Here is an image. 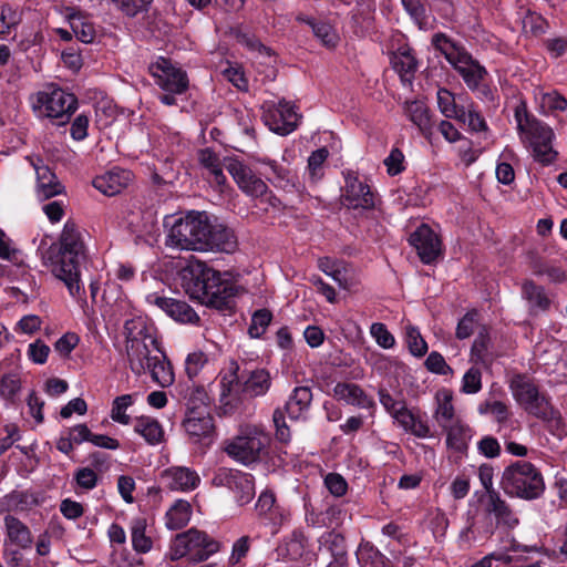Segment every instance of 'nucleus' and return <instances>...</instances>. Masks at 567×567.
<instances>
[{
	"mask_svg": "<svg viewBox=\"0 0 567 567\" xmlns=\"http://www.w3.org/2000/svg\"><path fill=\"white\" fill-rule=\"evenodd\" d=\"M125 349L128 367L135 375L151 373L163 388L174 382V372L157 338L156 329L143 317L124 323Z\"/></svg>",
	"mask_w": 567,
	"mask_h": 567,
	"instance_id": "nucleus-1",
	"label": "nucleus"
},
{
	"mask_svg": "<svg viewBox=\"0 0 567 567\" xmlns=\"http://www.w3.org/2000/svg\"><path fill=\"white\" fill-rule=\"evenodd\" d=\"M166 244L184 250L233 252L237 246L234 233L213 225L204 212H192L171 226Z\"/></svg>",
	"mask_w": 567,
	"mask_h": 567,
	"instance_id": "nucleus-2",
	"label": "nucleus"
},
{
	"mask_svg": "<svg viewBox=\"0 0 567 567\" xmlns=\"http://www.w3.org/2000/svg\"><path fill=\"white\" fill-rule=\"evenodd\" d=\"M45 259L51 272L64 282L69 293L81 299L84 295L81 266L86 260V248L82 234L74 223H65L59 243L50 246Z\"/></svg>",
	"mask_w": 567,
	"mask_h": 567,
	"instance_id": "nucleus-3",
	"label": "nucleus"
},
{
	"mask_svg": "<svg viewBox=\"0 0 567 567\" xmlns=\"http://www.w3.org/2000/svg\"><path fill=\"white\" fill-rule=\"evenodd\" d=\"M247 363L230 360L221 371L220 401L225 406L236 408L241 396L256 398L265 395L271 385V378L267 370H248Z\"/></svg>",
	"mask_w": 567,
	"mask_h": 567,
	"instance_id": "nucleus-4",
	"label": "nucleus"
},
{
	"mask_svg": "<svg viewBox=\"0 0 567 567\" xmlns=\"http://www.w3.org/2000/svg\"><path fill=\"white\" fill-rule=\"evenodd\" d=\"M193 292L203 305L225 311L233 307L236 288L229 279L204 262L192 266Z\"/></svg>",
	"mask_w": 567,
	"mask_h": 567,
	"instance_id": "nucleus-5",
	"label": "nucleus"
},
{
	"mask_svg": "<svg viewBox=\"0 0 567 567\" xmlns=\"http://www.w3.org/2000/svg\"><path fill=\"white\" fill-rule=\"evenodd\" d=\"M509 388L517 403L530 415L547 423L560 435L563 420L560 413L550 404L548 398L540 393L535 381L526 374H515Z\"/></svg>",
	"mask_w": 567,
	"mask_h": 567,
	"instance_id": "nucleus-6",
	"label": "nucleus"
},
{
	"mask_svg": "<svg viewBox=\"0 0 567 567\" xmlns=\"http://www.w3.org/2000/svg\"><path fill=\"white\" fill-rule=\"evenodd\" d=\"M501 485L507 495L523 499L538 498L545 491L540 471L526 461H517L507 466L503 472Z\"/></svg>",
	"mask_w": 567,
	"mask_h": 567,
	"instance_id": "nucleus-7",
	"label": "nucleus"
},
{
	"mask_svg": "<svg viewBox=\"0 0 567 567\" xmlns=\"http://www.w3.org/2000/svg\"><path fill=\"white\" fill-rule=\"evenodd\" d=\"M432 44L458 72L470 90L480 87V83L486 78L487 71L464 48L454 43L444 33H435L432 38Z\"/></svg>",
	"mask_w": 567,
	"mask_h": 567,
	"instance_id": "nucleus-8",
	"label": "nucleus"
},
{
	"mask_svg": "<svg viewBox=\"0 0 567 567\" xmlns=\"http://www.w3.org/2000/svg\"><path fill=\"white\" fill-rule=\"evenodd\" d=\"M31 104L38 117L51 118L56 125H64L75 112L78 100L72 93L48 85L31 96Z\"/></svg>",
	"mask_w": 567,
	"mask_h": 567,
	"instance_id": "nucleus-9",
	"label": "nucleus"
},
{
	"mask_svg": "<svg viewBox=\"0 0 567 567\" xmlns=\"http://www.w3.org/2000/svg\"><path fill=\"white\" fill-rule=\"evenodd\" d=\"M268 441V436L258 427L246 426L235 437L225 442L224 451L234 461L250 465L260 461Z\"/></svg>",
	"mask_w": 567,
	"mask_h": 567,
	"instance_id": "nucleus-10",
	"label": "nucleus"
},
{
	"mask_svg": "<svg viewBox=\"0 0 567 567\" xmlns=\"http://www.w3.org/2000/svg\"><path fill=\"white\" fill-rule=\"evenodd\" d=\"M218 550V542L195 528L177 534L171 544V557L173 560L189 556L195 561H204Z\"/></svg>",
	"mask_w": 567,
	"mask_h": 567,
	"instance_id": "nucleus-11",
	"label": "nucleus"
},
{
	"mask_svg": "<svg viewBox=\"0 0 567 567\" xmlns=\"http://www.w3.org/2000/svg\"><path fill=\"white\" fill-rule=\"evenodd\" d=\"M213 483L216 486L228 488L240 506L248 504L255 496V482L249 473H244L238 470L219 468Z\"/></svg>",
	"mask_w": 567,
	"mask_h": 567,
	"instance_id": "nucleus-12",
	"label": "nucleus"
},
{
	"mask_svg": "<svg viewBox=\"0 0 567 567\" xmlns=\"http://www.w3.org/2000/svg\"><path fill=\"white\" fill-rule=\"evenodd\" d=\"M148 70L155 83L166 92L184 93L188 89L186 72L165 58H158L151 63Z\"/></svg>",
	"mask_w": 567,
	"mask_h": 567,
	"instance_id": "nucleus-13",
	"label": "nucleus"
},
{
	"mask_svg": "<svg viewBox=\"0 0 567 567\" xmlns=\"http://www.w3.org/2000/svg\"><path fill=\"white\" fill-rule=\"evenodd\" d=\"M225 168L231 175L239 189L249 197L262 198L268 194V186L250 167L238 159H228Z\"/></svg>",
	"mask_w": 567,
	"mask_h": 567,
	"instance_id": "nucleus-14",
	"label": "nucleus"
},
{
	"mask_svg": "<svg viewBox=\"0 0 567 567\" xmlns=\"http://www.w3.org/2000/svg\"><path fill=\"white\" fill-rule=\"evenodd\" d=\"M300 115L296 112L295 106L286 101L267 109L264 113V122L270 131L287 135L298 126Z\"/></svg>",
	"mask_w": 567,
	"mask_h": 567,
	"instance_id": "nucleus-15",
	"label": "nucleus"
},
{
	"mask_svg": "<svg viewBox=\"0 0 567 567\" xmlns=\"http://www.w3.org/2000/svg\"><path fill=\"white\" fill-rule=\"evenodd\" d=\"M420 259L424 264L433 262L441 254V240L432 228L425 224L419 226L409 237Z\"/></svg>",
	"mask_w": 567,
	"mask_h": 567,
	"instance_id": "nucleus-16",
	"label": "nucleus"
},
{
	"mask_svg": "<svg viewBox=\"0 0 567 567\" xmlns=\"http://www.w3.org/2000/svg\"><path fill=\"white\" fill-rule=\"evenodd\" d=\"M146 300L150 305L156 306L177 322L197 323L199 321V317L195 310L183 300L167 298L158 293L148 295Z\"/></svg>",
	"mask_w": 567,
	"mask_h": 567,
	"instance_id": "nucleus-17",
	"label": "nucleus"
},
{
	"mask_svg": "<svg viewBox=\"0 0 567 567\" xmlns=\"http://www.w3.org/2000/svg\"><path fill=\"white\" fill-rule=\"evenodd\" d=\"M517 128L524 141H527L532 146H537L548 142H553V130L526 113L523 114L518 109L515 112Z\"/></svg>",
	"mask_w": 567,
	"mask_h": 567,
	"instance_id": "nucleus-18",
	"label": "nucleus"
},
{
	"mask_svg": "<svg viewBox=\"0 0 567 567\" xmlns=\"http://www.w3.org/2000/svg\"><path fill=\"white\" fill-rule=\"evenodd\" d=\"M161 480L166 488L182 492L195 489L200 482L196 471L186 466H172L164 470Z\"/></svg>",
	"mask_w": 567,
	"mask_h": 567,
	"instance_id": "nucleus-19",
	"label": "nucleus"
},
{
	"mask_svg": "<svg viewBox=\"0 0 567 567\" xmlns=\"http://www.w3.org/2000/svg\"><path fill=\"white\" fill-rule=\"evenodd\" d=\"M30 163L37 174V190L39 197L49 199L63 193V185L59 182L58 177L50 169V167L43 163L42 158L31 157Z\"/></svg>",
	"mask_w": 567,
	"mask_h": 567,
	"instance_id": "nucleus-20",
	"label": "nucleus"
},
{
	"mask_svg": "<svg viewBox=\"0 0 567 567\" xmlns=\"http://www.w3.org/2000/svg\"><path fill=\"white\" fill-rule=\"evenodd\" d=\"M342 198L343 204L348 208L371 209L374 207V196L370 187L357 177L347 179L346 192Z\"/></svg>",
	"mask_w": 567,
	"mask_h": 567,
	"instance_id": "nucleus-21",
	"label": "nucleus"
},
{
	"mask_svg": "<svg viewBox=\"0 0 567 567\" xmlns=\"http://www.w3.org/2000/svg\"><path fill=\"white\" fill-rule=\"evenodd\" d=\"M132 173L122 168H113L93 179V186L106 196H114L127 187Z\"/></svg>",
	"mask_w": 567,
	"mask_h": 567,
	"instance_id": "nucleus-22",
	"label": "nucleus"
},
{
	"mask_svg": "<svg viewBox=\"0 0 567 567\" xmlns=\"http://www.w3.org/2000/svg\"><path fill=\"white\" fill-rule=\"evenodd\" d=\"M182 425L193 442L210 440L215 431L210 413L185 414Z\"/></svg>",
	"mask_w": 567,
	"mask_h": 567,
	"instance_id": "nucleus-23",
	"label": "nucleus"
},
{
	"mask_svg": "<svg viewBox=\"0 0 567 567\" xmlns=\"http://www.w3.org/2000/svg\"><path fill=\"white\" fill-rule=\"evenodd\" d=\"M486 512L494 515L498 526L513 529L519 523L511 506L501 497L497 491L489 492L486 498Z\"/></svg>",
	"mask_w": 567,
	"mask_h": 567,
	"instance_id": "nucleus-24",
	"label": "nucleus"
},
{
	"mask_svg": "<svg viewBox=\"0 0 567 567\" xmlns=\"http://www.w3.org/2000/svg\"><path fill=\"white\" fill-rule=\"evenodd\" d=\"M333 396L361 409H372L375 405L374 401L355 383L338 382L333 388Z\"/></svg>",
	"mask_w": 567,
	"mask_h": 567,
	"instance_id": "nucleus-25",
	"label": "nucleus"
},
{
	"mask_svg": "<svg viewBox=\"0 0 567 567\" xmlns=\"http://www.w3.org/2000/svg\"><path fill=\"white\" fill-rule=\"evenodd\" d=\"M66 11V19L74 37L82 43H93L97 31L90 17L75 9H68Z\"/></svg>",
	"mask_w": 567,
	"mask_h": 567,
	"instance_id": "nucleus-26",
	"label": "nucleus"
},
{
	"mask_svg": "<svg viewBox=\"0 0 567 567\" xmlns=\"http://www.w3.org/2000/svg\"><path fill=\"white\" fill-rule=\"evenodd\" d=\"M441 427L446 432V445L456 452L463 453L468 447L472 439V430L468 425L460 420H455L452 424L441 422Z\"/></svg>",
	"mask_w": 567,
	"mask_h": 567,
	"instance_id": "nucleus-27",
	"label": "nucleus"
},
{
	"mask_svg": "<svg viewBox=\"0 0 567 567\" xmlns=\"http://www.w3.org/2000/svg\"><path fill=\"white\" fill-rule=\"evenodd\" d=\"M312 391L310 386L300 385L293 389L285 405V410L291 420L303 417L311 405Z\"/></svg>",
	"mask_w": 567,
	"mask_h": 567,
	"instance_id": "nucleus-28",
	"label": "nucleus"
},
{
	"mask_svg": "<svg viewBox=\"0 0 567 567\" xmlns=\"http://www.w3.org/2000/svg\"><path fill=\"white\" fill-rule=\"evenodd\" d=\"M392 417L405 432H409L416 437L425 439L432 436L429 424L409 410L406 404Z\"/></svg>",
	"mask_w": 567,
	"mask_h": 567,
	"instance_id": "nucleus-29",
	"label": "nucleus"
},
{
	"mask_svg": "<svg viewBox=\"0 0 567 567\" xmlns=\"http://www.w3.org/2000/svg\"><path fill=\"white\" fill-rule=\"evenodd\" d=\"M3 520L8 539L22 549L30 548L33 537L29 527L12 515L4 516Z\"/></svg>",
	"mask_w": 567,
	"mask_h": 567,
	"instance_id": "nucleus-30",
	"label": "nucleus"
},
{
	"mask_svg": "<svg viewBox=\"0 0 567 567\" xmlns=\"http://www.w3.org/2000/svg\"><path fill=\"white\" fill-rule=\"evenodd\" d=\"M185 414H203L209 412V398L204 386H187L183 394Z\"/></svg>",
	"mask_w": 567,
	"mask_h": 567,
	"instance_id": "nucleus-31",
	"label": "nucleus"
},
{
	"mask_svg": "<svg viewBox=\"0 0 567 567\" xmlns=\"http://www.w3.org/2000/svg\"><path fill=\"white\" fill-rule=\"evenodd\" d=\"M404 112L410 121L415 124L424 136L432 134L433 124L427 106L421 101L405 102Z\"/></svg>",
	"mask_w": 567,
	"mask_h": 567,
	"instance_id": "nucleus-32",
	"label": "nucleus"
},
{
	"mask_svg": "<svg viewBox=\"0 0 567 567\" xmlns=\"http://www.w3.org/2000/svg\"><path fill=\"white\" fill-rule=\"evenodd\" d=\"M134 432L143 436L151 445H157L164 441V430L161 423L150 416L137 417L134 423Z\"/></svg>",
	"mask_w": 567,
	"mask_h": 567,
	"instance_id": "nucleus-33",
	"label": "nucleus"
},
{
	"mask_svg": "<svg viewBox=\"0 0 567 567\" xmlns=\"http://www.w3.org/2000/svg\"><path fill=\"white\" fill-rule=\"evenodd\" d=\"M260 163L269 166L272 177H268V181L278 188H282L285 190H292L297 187L298 178L297 176L279 165L276 161L262 158L259 159Z\"/></svg>",
	"mask_w": 567,
	"mask_h": 567,
	"instance_id": "nucleus-34",
	"label": "nucleus"
},
{
	"mask_svg": "<svg viewBox=\"0 0 567 567\" xmlns=\"http://www.w3.org/2000/svg\"><path fill=\"white\" fill-rule=\"evenodd\" d=\"M192 506L185 499H177L166 512V527L172 530L185 527L190 520Z\"/></svg>",
	"mask_w": 567,
	"mask_h": 567,
	"instance_id": "nucleus-35",
	"label": "nucleus"
},
{
	"mask_svg": "<svg viewBox=\"0 0 567 567\" xmlns=\"http://www.w3.org/2000/svg\"><path fill=\"white\" fill-rule=\"evenodd\" d=\"M360 567H393L391 561L371 544H361L357 550Z\"/></svg>",
	"mask_w": 567,
	"mask_h": 567,
	"instance_id": "nucleus-36",
	"label": "nucleus"
},
{
	"mask_svg": "<svg viewBox=\"0 0 567 567\" xmlns=\"http://www.w3.org/2000/svg\"><path fill=\"white\" fill-rule=\"evenodd\" d=\"M146 519L136 517L131 522L132 546L137 553H147L152 549V539L146 536Z\"/></svg>",
	"mask_w": 567,
	"mask_h": 567,
	"instance_id": "nucleus-37",
	"label": "nucleus"
},
{
	"mask_svg": "<svg viewBox=\"0 0 567 567\" xmlns=\"http://www.w3.org/2000/svg\"><path fill=\"white\" fill-rule=\"evenodd\" d=\"M522 293L532 309L546 310L549 307V299L545 295L544 288L537 286L532 280H526L522 287Z\"/></svg>",
	"mask_w": 567,
	"mask_h": 567,
	"instance_id": "nucleus-38",
	"label": "nucleus"
},
{
	"mask_svg": "<svg viewBox=\"0 0 567 567\" xmlns=\"http://www.w3.org/2000/svg\"><path fill=\"white\" fill-rule=\"evenodd\" d=\"M458 121L467 123L473 132H484L487 130V124L481 113L476 110L473 103L467 106L461 105Z\"/></svg>",
	"mask_w": 567,
	"mask_h": 567,
	"instance_id": "nucleus-39",
	"label": "nucleus"
},
{
	"mask_svg": "<svg viewBox=\"0 0 567 567\" xmlns=\"http://www.w3.org/2000/svg\"><path fill=\"white\" fill-rule=\"evenodd\" d=\"M124 16L134 18L147 12L153 0H110Z\"/></svg>",
	"mask_w": 567,
	"mask_h": 567,
	"instance_id": "nucleus-40",
	"label": "nucleus"
},
{
	"mask_svg": "<svg viewBox=\"0 0 567 567\" xmlns=\"http://www.w3.org/2000/svg\"><path fill=\"white\" fill-rule=\"evenodd\" d=\"M405 341L413 355L423 357L426 353L427 344L417 328L411 324L405 327Z\"/></svg>",
	"mask_w": 567,
	"mask_h": 567,
	"instance_id": "nucleus-41",
	"label": "nucleus"
},
{
	"mask_svg": "<svg viewBox=\"0 0 567 567\" xmlns=\"http://www.w3.org/2000/svg\"><path fill=\"white\" fill-rule=\"evenodd\" d=\"M272 313L268 309H259L254 312L251 322L248 328V333L251 338L261 337L269 323L271 322Z\"/></svg>",
	"mask_w": 567,
	"mask_h": 567,
	"instance_id": "nucleus-42",
	"label": "nucleus"
},
{
	"mask_svg": "<svg viewBox=\"0 0 567 567\" xmlns=\"http://www.w3.org/2000/svg\"><path fill=\"white\" fill-rule=\"evenodd\" d=\"M133 404V395L124 394L114 399L111 410V417L113 421L121 424H128L131 421L130 415L125 413L126 409Z\"/></svg>",
	"mask_w": 567,
	"mask_h": 567,
	"instance_id": "nucleus-43",
	"label": "nucleus"
},
{
	"mask_svg": "<svg viewBox=\"0 0 567 567\" xmlns=\"http://www.w3.org/2000/svg\"><path fill=\"white\" fill-rule=\"evenodd\" d=\"M437 104L446 117H454L457 120L460 115V107L455 104L453 94L446 89H440L437 92Z\"/></svg>",
	"mask_w": 567,
	"mask_h": 567,
	"instance_id": "nucleus-44",
	"label": "nucleus"
},
{
	"mask_svg": "<svg viewBox=\"0 0 567 567\" xmlns=\"http://www.w3.org/2000/svg\"><path fill=\"white\" fill-rule=\"evenodd\" d=\"M394 69L403 80H410L416 71V60L410 53L403 52L394 58Z\"/></svg>",
	"mask_w": 567,
	"mask_h": 567,
	"instance_id": "nucleus-45",
	"label": "nucleus"
},
{
	"mask_svg": "<svg viewBox=\"0 0 567 567\" xmlns=\"http://www.w3.org/2000/svg\"><path fill=\"white\" fill-rule=\"evenodd\" d=\"M21 389V380L17 373H6L0 378V394L12 400Z\"/></svg>",
	"mask_w": 567,
	"mask_h": 567,
	"instance_id": "nucleus-46",
	"label": "nucleus"
},
{
	"mask_svg": "<svg viewBox=\"0 0 567 567\" xmlns=\"http://www.w3.org/2000/svg\"><path fill=\"white\" fill-rule=\"evenodd\" d=\"M405 11L419 25L420 29L426 25V10L421 0H401Z\"/></svg>",
	"mask_w": 567,
	"mask_h": 567,
	"instance_id": "nucleus-47",
	"label": "nucleus"
},
{
	"mask_svg": "<svg viewBox=\"0 0 567 567\" xmlns=\"http://www.w3.org/2000/svg\"><path fill=\"white\" fill-rule=\"evenodd\" d=\"M130 226L133 231L138 234H151L156 226V216L153 210H146L142 214V220H135V214H132Z\"/></svg>",
	"mask_w": 567,
	"mask_h": 567,
	"instance_id": "nucleus-48",
	"label": "nucleus"
},
{
	"mask_svg": "<svg viewBox=\"0 0 567 567\" xmlns=\"http://www.w3.org/2000/svg\"><path fill=\"white\" fill-rule=\"evenodd\" d=\"M482 374L480 369L472 367L463 377L462 391L467 394L476 393L482 388Z\"/></svg>",
	"mask_w": 567,
	"mask_h": 567,
	"instance_id": "nucleus-49",
	"label": "nucleus"
},
{
	"mask_svg": "<svg viewBox=\"0 0 567 567\" xmlns=\"http://www.w3.org/2000/svg\"><path fill=\"white\" fill-rule=\"evenodd\" d=\"M370 332L371 336L375 339L377 343L384 349H390L395 343L394 337L390 333L384 323H373L371 326Z\"/></svg>",
	"mask_w": 567,
	"mask_h": 567,
	"instance_id": "nucleus-50",
	"label": "nucleus"
},
{
	"mask_svg": "<svg viewBox=\"0 0 567 567\" xmlns=\"http://www.w3.org/2000/svg\"><path fill=\"white\" fill-rule=\"evenodd\" d=\"M540 105L550 112L565 111L567 109V100L557 91H551L542 95Z\"/></svg>",
	"mask_w": 567,
	"mask_h": 567,
	"instance_id": "nucleus-51",
	"label": "nucleus"
},
{
	"mask_svg": "<svg viewBox=\"0 0 567 567\" xmlns=\"http://www.w3.org/2000/svg\"><path fill=\"white\" fill-rule=\"evenodd\" d=\"M206 363L207 355L204 352L197 351L189 353L185 362V371L189 379L195 378Z\"/></svg>",
	"mask_w": 567,
	"mask_h": 567,
	"instance_id": "nucleus-52",
	"label": "nucleus"
},
{
	"mask_svg": "<svg viewBox=\"0 0 567 567\" xmlns=\"http://www.w3.org/2000/svg\"><path fill=\"white\" fill-rule=\"evenodd\" d=\"M324 486L336 497L343 496L348 489L347 481L338 473H329L324 477Z\"/></svg>",
	"mask_w": 567,
	"mask_h": 567,
	"instance_id": "nucleus-53",
	"label": "nucleus"
},
{
	"mask_svg": "<svg viewBox=\"0 0 567 567\" xmlns=\"http://www.w3.org/2000/svg\"><path fill=\"white\" fill-rule=\"evenodd\" d=\"M347 513L339 505H331L322 512L323 525L326 527L336 528L346 519Z\"/></svg>",
	"mask_w": 567,
	"mask_h": 567,
	"instance_id": "nucleus-54",
	"label": "nucleus"
},
{
	"mask_svg": "<svg viewBox=\"0 0 567 567\" xmlns=\"http://www.w3.org/2000/svg\"><path fill=\"white\" fill-rule=\"evenodd\" d=\"M250 549V538L249 536H241L238 538L231 548V554L228 558V564L230 566L237 565L243 558L246 557Z\"/></svg>",
	"mask_w": 567,
	"mask_h": 567,
	"instance_id": "nucleus-55",
	"label": "nucleus"
},
{
	"mask_svg": "<svg viewBox=\"0 0 567 567\" xmlns=\"http://www.w3.org/2000/svg\"><path fill=\"white\" fill-rule=\"evenodd\" d=\"M388 174L395 176L404 171V155L401 150L392 148L389 156L384 159Z\"/></svg>",
	"mask_w": 567,
	"mask_h": 567,
	"instance_id": "nucleus-56",
	"label": "nucleus"
},
{
	"mask_svg": "<svg viewBox=\"0 0 567 567\" xmlns=\"http://www.w3.org/2000/svg\"><path fill=\"white\" fill-rule=\"evenodd\" d=\"M454 413L455 411L452 404V398L450 395H445L444 399L439 402L434 417L436 419L440 425L441 422L452 424L455 421Z\"/></svg>",
	"mask_w": 567,
	"mask_h": 567,
	"instance_id": "nucleus-57",
	"label": "nucleus"
},
{
	"mask_svg": "<svg viewBox=\"0 0 567 567\" xmlns=\"http://www.w3.org/2000/svg\"><path fill=\"white\" fill-rule=\"evenodd\" d=\"M315 35L328 48H334L338 37L331 25L327 23H317L312 27Z\"/></svg>",
	"mask_w": 567,
	"mask_h": 567,
	"instance_id": "nucleus-58",
	"label": "nucleus"
},
{
	"mask_svg": "<svg viewBox=\"0 0 567 567\" xmlns=\"http://www.w3.org/2000/svg\"><path fill=\"white\" fill-rule=\"evenodd\" d=\"M329 152L326 147L319 148L311 153L308 158V168L312 178H319L321 176L322 164L328 158Z\"/></svg>",
	"mask_w": 567,
	"mask_h": 567,
	"instance_id": "nucleus-59",
	"label": "nucleus"
},
{
	"mask_svg": "<svg viewBox=\"0 0 567 567\" xmlns=\"http://www.w3.org/2000/svg\"><path fill=\"white\" fill-rule=\"evenodd\" d=\"M322 544L333 556L344 554V538L338 533L329 532L323 535Z\"/></svg>",
	"mask_w": 567,
	"mask_h": 567,
	"instance_id": "nucleus-60",
	"label": "nucleus"
},
{
	"mask_svg": "<svg viewBox=\"0 0 567 567\" xmlns=\"http://www.w3.org/2000/svg\"><path fill=\"white\" fill-rule=\"evenodd\" d=\"M307 545V538L305 534L300 530H295L291 534V537L287 542V551L293 558H298L302 555L305 547Z\"/></svg>",
	"mask_w": 567,
	"mask_h": 567,
	"instance_id": "nucleus-61",
	"label": "nucleus"
},
{
	"mask_svg": "<svg viewBox=\"0 0 567 567\" xmlns=\"http://www.w3.org/2000/svg\"><path fill=\"white\" fill-rule=\"evenodd\" d=\"M425 367L429 371L445 375L451 372L450 365L445 362L443 355L439 352H431L425 360Z\"/></svg>",
	"mask_w": 567,
	"mask_h": 567,
	"instance_id": "nucleus-62",
	"label": "nucleus"
},
{
	"mask_svg": "<svg viewBox=\"0 0 567 567\" xmlns=\"http://www.w3.org/2000/svg\"><path fill=\"white\" fill-rule=\"evenodd\" d=\"M378 394L380 403L385 409V411L391 414V416L402 410L405 405L404 400H398L393 398L385 389H380Z\"/></svg>",
	"mask_w": 567,
	"mask_h": 567,
	"instance_id": "nucleus-63",
	"label": "nucleus"
},
{
	"mask_svg": "<svg viewBox=\"0 0 567 567\" xmlns=\"http://www.w3.org/2000/svg\"><path fill=\"white\" fill-rule=\"evenodd\" d=\"M475 317L476 312L471 311L467 312L457 323L456 327V338L460 340L466 339L472 336L475 328Z\"/></svg>",
	"mask_w": 567,
	"mask_h": 567,
	"instance_id": "nucleus-64",
	"label": "nucleus"
}]
</instances>
